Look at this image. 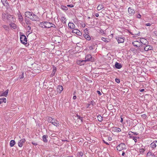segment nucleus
I'll list each match as a JSON object with an SVG mask.
<instances>
[{
	"label": "nucleus",
	"instance_id": "f257e3e1",
	"mask_svg": "<svg viewBox=\"0 0 157 157\" xmlns=\"http://www.w3.org/2000/svg\"><path fill=\"white\" fill-rule=\"evenodd\" d=\"M51 23L48 21H44L41 22L40 25L42 28H51Z\"/></svg>",
	"mask_w": 157,
	"mask_h": 157
},
{
	"label": "nucleus",
	"instance_id": "f03ea898",
	"mask_svg": "<svg viewBox=\"0 0 157 157\" xmlns=\"http://www.w3.org/2000/svg\"><path fill=\"white\" fill-rule=\"evenodd\" d=\"M141 49L142 50V51L141 50V51L142 52H143L144 51H147L149 50H152L153 47L151 46H145L142 44V45L141 46Z\"/></svg>",
	"mask_w": 157,
	"mask_h": 157
},
{
	"label": "nucleus",
	"instance_id": "7ed1b4c3",
	"mask_svg": "<svg viewBox=\"0 0 157 157\" xmlns=\"http://www.w3.org/2000/svg\"><path fill=\"white\" fill-rule=\"evenodd\" d=\"M126 149V146L125 144L123 143H121L118 145L117 147V150L121 151L124 149Z\"/></svg>",
	"mask_w": 157,
	"mask_h": 157
},
{
	"label": "nucleus",
	"instance_id": "20e7f679",
	"mask_svg": "<svg viewBox=\"0 0 157 157\" xmlns=\"http://www.w3.org/2000/svg\"><path fill=\"white\" fill-rule=\"evenodd\" d=\"M21 43L24 44H27V39L26 36L25 35H22L20 37Z\"/></svg>",
	"mask_w": 157,
	"mask_h": 157
},
{
	"label": "nucleus",
	"instance_id": "39448f33",
	"mask_svg": "<svg viewBox=\"0 0 157 157\" xmlns=\"http://www.w3.org/2000/svg\"><path fill=\"white\" fill-rule=\"evenodd\" d=\"M124 38L122 36H119L116 37L118 43H123L124 42Z\"/></svg>",
	"mask_w": 157,
	"mask_h": 157
},
{
	"label": "nucleus",
	"instance_id": "423d86ee",
	"mask_svg": "<svg viewBox=\"0 0 157 157\" xmlns=\"http://www.w3.org/2000/svg\"><path fill=\"white\" fill-rule=\"evenodd\" d=\"M32 21H37L39 20V18L36 14L33 13L32 16H31L30 18Z\"/></svg>",
	"mask_w": 157,
	"mask_h": 157
},
{
	"label": "nucleus",
	"instance_id": "0eeeda50",
	"mask_svg": "<svg viewBox=\"0 0 157 157\" xmlns=\"http://www.w3.org/2000/svg\"><path fill=\"white\" fill-rule=\"evenodd\" d=\"M9 92V90H6L5 92H0V96H5L6 97Z\"/></svg>",
	"mask_w": 157,
	"mask_h": 157
},
{
	"label": "nucleus",
	"instance_id": "6e6552de",
	"mask_svg": "<svg viewBox=\"0 0 157 157\" xmlns=\"http://www.w3.org/2000/svg\"><path fill=\"white\" fill-rule=\"evenodd\" d=\"M52 124L56 127H60V124L59 123V122L57 120L54 119Z\"/></svg>",
	"mask_w": 157,
	"mask_h": 157
},
{
	"label": "nucleus",
	"instance_id": "1a4fd4ad",
	"mask_svg": "<svg viewBox=\"0 0 157 157\" xmlns=\"http://www.w3.org/2000/svg\"><path fill=\"white\" fill-rule=\"evenodd\" d=\"M18 21L20 22H21L23 20V18L22 16L21 13L19 11L17 14Z\"/></svg>",
	"mask_w": 157,
	"mask_h": 157
},
{
	"label": "nucleus",
	"instance_id": "9d476101",
	"mask_svg": "<svg viewBox=\"0 0 157 157\" xmlns=\"http://www.w3.org/2000/svg\"><path fill=\"white\" fill-rule=\"evenodd\" d=\"M25 139H23L19 141L18 142V145L20 147H21L22 146L23 144L25 142Z\"/></svg>",
	"mask_w": 157,
	"mask_h": 157
},
{
	"label": "nucleus",
	"instance_id": "9b49d317",
	"mask_svg": "<svg viewBox=\"0 0 157 157\" xmlns=\"http://www.w3.org/2000/svg\"><path fill=\"white\" fill-rule=\"evenodd\" d=\"M72 33H75L79 36H81L82 34L81 32L79 30L77 29H74L72 31Z\"/></svg>",
	"mask_w": 157,
	"mask_h": 157
},
{
	"label": "nucleus",
	"instance_id": "f8f14e48",
	"mask_svg": "<svg viewBox=\"0 0 157 157\" xmlns=\"http://www.w3.org/2000/svg\"><path fill=\"white\" fill-rule=\"evenodd\" d=\"M128 11L130 15H133L135 12L134 10L132 9L131 8L129 7L128 9Z\"/></svg>",
	"mask_w": 157,
	"mask_h": 157
},
{
	"label": "nucleus",
	"instance_id": "ddd939ff",
	"mask_svg": "<svg viewBox=\"0 0 157 157\" xmlns=\"http://www.w3.org/2000/svg\"><path fill=\"white\" fill-rule=\"evenodd\" d=\"M8 16V14H6L5 13H3L2 14V18L3 21H5L6 20V19H8V20H10V19L9 18H8L7 16Z\"/></svg>",
	"mask_w": 157,
	"mask_h": 157
},
{
	"label": "nucleus",
	"instance_id": "4468645a",
	"mask_svg": "<svg viewBox=\"0 0 157 157\" xmlns=\"http://www.w3.org/2000/svg\"><path fill=\"white\" fill-rule=\"evenodd\" d=\"M63 90V87L61 85L58 86L57 88V91L59 93H60Z\"/></svg>",
	"mask_w": 157,
	"mask_h": 157
},
{
	"label": "nucleus",
	"instance_id": "2eb2a0df",
	"mask_svg": "<svg viewBox=\"0 0 157 157\" xmlns=\"http://www.w3.org/2000/svg\"><path fill=\"white\" fill-rule=\"evenodd\" d=\"M33 13L32 12L27 11L25 13V15L26 17L30 18Z\"/></svg>",
	"mask_w": 157,
	"mask_h": 157
},
{
	"label": "nucleus",
	"instance_id": "dca6fc26",
	"mask_svg": "<svg viewBox=\"0 0 157 157\" xmlns=\"http://www.w3.org/2000/svg\"><path fill=\"white\" fill-rule=\"evenodd\" d=\"M140 41L143 44V45H146V43L148 44V41L146 39L142 38L140 39Z\"/></svg>",
	"mask_w": 157,
	"mask_h": 157
},
{
	"label": "nucleus",
	"instance_id": "f3484780",
	"mask_svg": "<svg viewBox=\"0 0 157 157\" xmlns=\"http://www.w3.org/2000/svg\"><path fill=\"white\" fill-rule=\"evenodd\" d=\"M157 143V141L156 140L155 141H153L152 143L150 145V146L151 147L153 148H155L156 147V143Z\"/></svg>",
	"mask_w": 157,
	"mask_h": 157
},
{
	"label": "nucleus",
	"instance_id": "a211bd4d",
	"mask_svg": "<svg viewBox=\"0 0 157 157\" xmlns=\"http://www.w3.org/2000/svg\"><path fill=\"white\" fill-rule=\"evenodd\" d=\"M115 66L116 68L118 69H120L122 67L121 64L117 62H116Z\"/></svg>",
	"mask_w": 157,
	"mask_h": 157
},
{
	"label": "nucleus",
	"instance_id": "6ab92c4d",
	"mask_svg": "<svg viewBox=\"0 0 157 157\" xmlns=\"http://www.w3.org/2000/svg\"><path fill=\"white\" fill-rule=\"evenodd\" d=\"M155 155L151 152L149 151L147 154V157H155Z\"/></svg>",
	"mask_w": 157,
	"mask_h": 157
},
{
	"label": "nucleus",
	"instance_id": "aec40b11",
	"mask_svg": "<svg viewBox=\"0 0 157 157\" xmlns=\"http://www.w3.org/2000/svg\"><path fill=\"white\" fill-rule=\"evenodd\" d=\"M48 136L47 135H44L42 136V140L45 143H47L48 141L47 139Z\"/></svg>",
	"mask_w": 157,
	"mask_h": 157
},
{
	"label": "nucleus",
	"instance_id": "412c9836",
	"mask_svg": "<svg viewBox=\"0 0 157 157\" xmlns=\"http://www.w3.org/2000/svg\"><path fill=\"white\" fill-rule=\"evenodd\" d=\"M86 61H90L91 60L92 56L90 55H87L86 57Z\"/></svg>",
	"mask_w": 157,
	"mask_h": 157
},
{
	"label": "nucleus",
	"instance_id": "4be33fe9",
	"mask_svg": "<svg viewBox=\"0 0 157 157\" xmlns=\"http://www.w3.org/2000/svg\"><path fill=\"white\" fill-rule=\"evenodd\" d=\"M68 26L69 28L71 29H73L75 27V25L73 23L69 22L68 24Z\"/></svg>",
	"mask_w": 157,
	"mask_h": 157
},
{
	"label": "nucleus",
	"instance_id": "5701e85b",
	"mask_svg": "<svg viewBox=\"0 0 157 157\" xmlns=\"http://www.w3.org/2000/svg\"><path fill=\"white\" fill-rule=\"evenodd\" d=\"M84 38L87 40H90L91 39L90 36L87 34L85 33L84 34Z\"/></svg>",
	"mask_w": 157,
	"mask_h": 157
},
{
	"label": "nucleus",
	"instance_id": "b1692460",
	"mask_svg": "<svg viewBox=\"0 0 157 157\" xmlns=\"http://www.w3.org/2000/svg\"><path fill=\"white\" fill-rule=\"evenodd\" d=\"M60 20L63 24H65L67 21L66 18L64 16H62L61 17Z\"/></svg>",
	"mask_w": 157,
	"mask_h": 157
},
{
	"label": "nucleus",
	"instance_id": "393cba45",
	"mask_svg": "<svg viewBox=\"0 0 157 157\" xmlns=\"http://www.w3.org/2000/svg\"><path fill=\"white\" fill-rule=\"evenodd\" d=\"M1 2L3 5L5 6H7L8 3L7 0H1Z\"/></svg>",
	"mask_w": 157,
	"mask_h": 157
},
{
	"label": "nucleus",
	"instance_id": "a878e982",
	"mask_svg": "<svg viewBox=\"0 0 157 157\" xmlns=\"http://www.w3.org/2000/svg\"><path fill=\"white\" fill-rule=\"evenodd\" d=\"M139 42L138 41H135L134 42H132V44L134 46H135L136 47H138L139 44Z\"/></svg>",
	"mask_w": 157,
	"mask_h": 157
},
{
	"label": "nucleus",
	"instance_id": "bb28decb",
	"mask_svg": "<svg viewBox=\"0 0 157 157\" xmlns=\"http://www.w3.org/2000/svg\"><path fill=\"white\" fill-rule=\"evenodd\" d=\"M6 99L5 98H0V104H1L3 102L6 103Z\"/></svg>",
	"mask_w": 157,
	"mask_h": 157
},
{
	"label": "nucleus",
	"instance_id": "cd10ccee",
	"mask_svg": "<svg viewBox=\"0 0 157 157\" xmlns=\"http://www.w3.org/2000/svg\"><path fill=\"white\" fill-rule=\"evenodd\" d=\"M15 144V142L14 140H12L10 141V145L11 147H12L14 146Z\"/></svg>",
	"mask_w": 157,
	"mask_h": 157
},
{
	"label": "nucleus",
	"instance_id": "c85d7f7f",
	"mask_svg": "<svg viewBox=\"0 0 157 157\" xmlns=\"http://www.w3.org/2000/svg\"><path fill=\"white\" fill-rule=\"evenodd\" d=\"M104 8L103 5L102 4L99 5L97 7V9L98 10H100Z\"/></svg>",
	"mask_w": 157,
	"mask_h": 157
},
{
	"label": "nucleus",
	"instance_id": "c756f323",
	"mask_svg": "<svg viewBox=\"0 0 157 157\" xmlns=\"http://www.w3.org/2000/svg\"><path fill=\"white\" fill-rule=\"evenodd\" d=\"M85 62V61L84 60H79L77 62V63L80 65H82L84 64V63Z\"/></svg>",
	"mask_w": 157,
	"mask_h": 157
},
{
	"label": "nucleus",
	"instance_id": "7c9ffc66",
	"mask_svg": "<svg viewBox=\"0 0 157 157\" xmlns=\"http://www.w3.org/2000/svg\"><path fill=\"white\" fill-rule=\"evenodd\" d=\"M10 26L13 28V29H15L16 28V24H15L14 23H11V24H10Z\"/></svg>",
	"mask_w": 157,
	"mask_h": 157
},
{
	"label": "nucleus",
	"instance_id": "2f4dec72",
	"mask_svg": "<svg viewBox=\"0 0 157 157\" xmlns=\"http://www.w3.org/2000/svg\"><path fill=\"white\" fill-rule=\"evenodd\" d=\"M56 71V69L55 67L52 70V73H51V75L52 76H53L54 75Z\"/></svg>",
	"mask_w": 157,
	"mask_h": 157
},
{
	"label": "nucleus",
	"instance_id": "473e14b6",
	"mask_svg": "<svg viewBox=\"0 0 157 157\" xmlns=\"http://www.w3.org/2000/svg\"><path fill=\"white\" fill-rule=\"evenodd\" d=\"M83 153L82 151L78 152L77 155L78 157H82L83 155Z\"/></svg>",
	"mask_w": 157,
	"mask_h": 157
},
{
	"label": "nucleus",
	"instance_id": "72a5a7b5",
	"mask_svg": "<svg viewBox=\"0 0 157 157\" xmlns=\"http://www.w3.org/2000/svg\"><path fill=\"white\" fill-rule=\"evenodd\" d=\"M97 117L99 121L101 122L102 121L103 117L101 115H98Z\"/></svg>",
	"mask_w": 157,
	"mask_h": 157
},
{
	"label": "nucleus",
	"instance_id": "f704fd0d",
	"mask_svg": "<svg viewBox=\"0 0 157 157\" xmlns=\"http://www.w3.org/2000/svg\"><path fill=\"white\" fill-rule=\"evenodd\" d=\"M54 119V118H52L51 117H49L48 118V122L51 123H52V121H53Z\"/></svg>",
	"mask_w": 157,
	"mask_h": 157
},
{
	"label": "nucleus",
	"instance_id": "c9c22d12",
	"mask_svg": "<svg viewBox=\"0 0 157 157\" xmlns=\"http://www.w3.org/2000/svg\"><path fill=\"white\" fill-rule=\"evenodd\" d=\"M139 151V152L140 154H144V153L145 151V150L144 149V148H140Z\"/></svg>",
	"mask_w": 157,
	"mask_h": 157
},
{
	"label": "nucleus",
	"instance_id": "e433bc0d",
	"mask_svg": "<svg viewBox=\"0 0 157 157\" xmlns=\"http://www.w3.org/2000/svg\"><path fill=\"white\" fill-rule=\"evenodd\" d=\"M114 130L115 132H120L121 131V128H119L115 127L114 129Z\"/></svg>",
	"mask_w": 157,
	"mask_h": 157
},
{
	"label": "nucleus",
	"instance_id": "4c0bfd02",
	"mask_svg": "<svg viewBox=\"0 0 157 157\" xmlns=\"http://www.w3.org/2000/svg\"><path fill=\"white\" fill-rule=\"evenodd\" d=\"M139 137L136 136H133L131 139H132L135 143L137 142V139H139Z\"/></svg>",
	"mask_w": 157,
	"mask_h": 157
},
{
	"label": "nucleus",
	"instance_id": "58836bf2",
	"mask_svg": "<svg viewBox=\"0 0 157 157\" xmlns=\"http://www.w3.org/2000/svg\"><path fill=\"white\" fill-rule=\"evenodd\" d=\"M61 8L62 10L65 11H66L68 10V8L66 6H61Z\"/></svg>",
	"mask_w": 157,
	"mask_h": 157
},
{
	"label": "nucleus",
	"instance_id": "ea45409f",
	"mask_svg": "<svg viewBox=\"0 0 157 157\" xmlns=\"http://www.w3.org/2000/svg\"><path fill=\"white\" fill-rule=\"evenodd\" d=\"M132 133L133 132L131 131H129L128 133V135L129 136L130 138L131 139L132 137H133V136H132Z\"/></svg>",
	"mask_w": 157,
	"mask_h": 157
},
{
	"label": "nucleus",
	"instance_id": "a19ab883",
	"mask_svg": "<svg viewBox=\"0 0 157 157\" xmlns=\"http://www.w3.org/2000/svg\"><path fill=\"white\" fill-rule=\"evenodd\" d=\"M3 27L6 30H8L9 29V27L6 25H3Z\"/></svg>",
	"mask_w": 157,
	"mask_h": 157
},
{
	"label": "nucleus",
	"instance_id": "79ce46f5",
	"mask_svg": "<svg viewBox=\"0 0 157 157\" xmlns=\"http://www.w3.org/2000/svg\"><path fill=\"white\" fill-rule=\"evenodd\" d=\"M53 89L52 88H49V89L47 90V92L48 93V92L49 91V92H52L53 91Z\"/></svg>",
	"mask_w": 157,
	"mask_h": 157
},
{
	"label": "nucleus",
	"instance_id": "37998d69",
	"mask_svg": "<svg viewBox=\"0 0 157 157\" xmlns=\"http://www.w3.org/2000/svg\"><path fill=\"white\" fill-rule=\"evenodd\" d=\"M101 40H103V41L105 42H108V41L107 40V39L106 38H105L104 37H102L101 38Z\"/></svg>",
	"mask_w": 157,
	"mask_h": 157
},
{
	"label": "nucleus",
	"instance_id": "c03bdc74",
	"mask_svg": "<svg viewBox=\"0 0 157 157\" xmlns=\"http://www.w3.org/2000/svg\"><path fill=\"white\" fill-rule=\"evenodd\" d=\"M115 81L117 83H119L120 82V80L119 79L117 78L115 79Z\"/></svg>",
	"mask_w": 157,
	"mask_h": 157
},
{
	"label": "nucleus",
	"instance_id": "a18cd8bd",
	"mask_svg": "<svg viewBox=\"0 0 157 157\" xmlns=\"http://www.w3.org/2000/svg\"><path fill=\"white\" fill-rule=\"evenodd\" d=\"M27 29L28 30V32H30V30H31V27L30 26H28L27 27Z\"/></svg>",
	"mask_w": 157,
	"mask_h": 157
},
{
	"label": "nucleus",
	"instance_id": "49530a36",
	"mask_svg": "<svg viewBox=\"0 0 157 157\" xmlns=\"http://www.w3.org/2000/svg\"><path fill=\"white\" fill-rule=\"evenodd\" d=\"M24 73L22 72V75L21 76H19V78L20 79L23 78H24Z\"/></svg>",
	"mask_w": 157,
	"mask_h": 157
},
{
	"label": "nucleus",
	"instance_id": "de8ad7c7",
	"mask_svg": "<svg viewBox=\"0 0 157 157\" xmlns=\"http://www.w3.org/2000/svg\"><path fill=\"white\" fill-rule=\"evenodd\" d=\"M54 27V28H56V26L55 25H54L51 23V28Z\"/></svg>",
	"mask_w": 157,
	"mask_h": 157
},
{
	"label": "nucleus",
	"instance_id": "09e8293b",
	"mask_svg": "<svg viewBox=\"0 0 157 157\" xmlns=\"http://www.w3.org/2000/svg\"><path fill=\"white\" fill-rule=\"evenodd\" d=\"M97 93L100 95H101V92L99 90H97Z\"/></svg>",
	"mask_w": 157,
	"mask_h": 157
},
{
	"label": "nucleus",
	"instance_id": "8fccbe9b",
	"mask_svg": "<svg viewBox=\"0 0 157 157\" xmlns=\"http://www.w3.org/2000/svg\"><path fill=\"white\" fill-rule=\"evenodd\" d=\"M67 6L69 7H74V6L72 4H70L69 5H68Z\"/></svg>",
	"mask_w": 157,
	"mask_h": 157
},
{
	"label": "nucleus",
	"instance_id": "3c124183",
	"mask_svg": "<svg viewBox=\"0 0 157 157\" xmlns=\"http://www.w3.org/2000/svg\"><path fill=\"white\" fill-rule=\"evenodd\" d=\"M79 120L81 121V123H82V122H83V118L82 117H81V118H80Z\"/></svg>",
	"mask_w": 157,
	"mask_h": 157
},
{
	"label": "nucleus",
	"instance_id": "603ef678",
	"mask_svg": "<svg viewBox=\"0 0 157 157\" xmlns=\"http://www.w3.org/2000/svg\"><path fill=\"white\" fill-rule=\"evenodd\" d=\"M103 142L104 143H105V144H106V145H109V144L108 143L105 142L104 140H103Z\"/></svg>",
	"mask_w": 157,
	"mask_h": 157
},
{
	"label": "nucleus",
	"instance_id": "864d4df0",
	"mask_svg": "<svg viewBox=\"0 0 157 157\" xmlns=\"http://www.w3.org/2000/svg\"><path fill=\"white\" fill-rule=\"evenodd\" d=\"M137 17L138 18H140L141 17V15L140 14H138Z\"/></svg>",
	"mask_w": 157,
	"mask_h": 157
},
{
	"label": "nucleus",
	"instance_id": "5fc2aeb1",
	"mask_svg": "<svg viewBox=\"0 0 157 157\" xmlns=\"http://www.w3.org/2000/svg\"><path fill=\"white\" fill-rule=\"evenodd\" d=\"M7 17H8V18H9V19H10V18H11V17H11V15H9V14H8V16H7Z\"/></svg>",
	"mask_w": 157,
	"mask_h": 157
},
{
	"label": "nucleus",
	"instance_id": "6e6d98bb",
	"mask_svg": "<svg viewBox=\"0 0 157 157\" xmlns=\"http://www.w3.org/2000/svg\"><path fill=\"white\" fill-rule=\"evenodd\" d=\"M132 134L135 135H138V133L136 132H133Z\"/></svg>",
	"mask_w": 157,
	"mask_h": 157
},
{
	"label": "nucleus",
	"instance_id": "4d7b16f0",
	"mask_svg": "<svg viewBox=\"0 0 157 157\" xmlns=\"http://www.w3.org/2000/svg\"><path fill=\"white\" fill-rule=\"evenodd\" d=\"M32 144H33L34 145H37V144L35 142H32Z\"/></svg>",
	"mask_w": 157,
	"mask_h": 157
},
{
	"label": "nucleus",
	"instance_id": "13d9d810",
	"mask_svg": "<svg viewBox=\"0 0 157 157\" xmlns=\"http://www.w3.org/2000/svg\"><path fill=\"white\" fill-rule=\"evenodd\" d=\"M81 117L79 115H77V119H78L79 120L80 118H81Z\"/></svg>",
	"mask_w": 157,
	"mask_h": 157
},
{
	"label": "nucleus",
	"instance_id": "bf43d9fd",
	"mask_svg": "<svg viewBox=\"0 0 157 157\" xmlns=\"http://www.w3.org/2000/svg\"><path fill=\"white\" fill-rule=\"evenodd\" d=\"M81 117L79 115H77V119H78L79 120L80 118H81Z\"/></svg>",
	"mask_w": 157,
	"mask_h": 157
},
{
	"label": "nucleus",
	"instance_id": "052dcab7",
	"mask_svg": "<svg viewBox=\"0 0 157 157\" xmlns=\"http://www.w3.org/2000/svg\"><path fill=\"white\" fill-rule=\"evenodd\" d=\"M76 98H77V97H76V96H74L73 97V99L74 100H75V99Z\"/></svg>",
	"mask_w": 157,
	"mask_h": 157
},
{
	"label": "nucleus",
	"instance_id": "680f3d73",
	"mask_svg": "<svg viewBox=\"0 0 157 157\" xmlns=\"http://www.w3.org/2000/svg\"><path fill=\"white\" fill-rule=\"evenodd\" d=\"M95 15L96 17H98L99 16V14L97 13H96L95 14Z\"/></svg>",
	"mask_w": 157,
	"mask_h": 157
},
{
	"label": "nucleus",
	"instance_id": "e2e57ef3",
	"mask_svg": "<svg viewBox=\"0 0 157 157\" xmlns=\"http://www.w3.org/2000/svg\"><path fill=\"white\" fill-rule=\"evenodd\" d=\"M146 25L147 26H150L151 25V24L150 23H147L146 24Z\"/></svg>",
	"mask_w": 157,
	"mask_h": 157
},
{
	"label": "nucleus",
	"instance_id": "0e129e2a",
	"mask_svg": "<svg viewBox=\"0 0 157 157\" xmlns=\"http://www.w3.org/2000/svg\"><path fill=\"white\" fill-rule=\"evenodd\" d=\"M144 89H142L140 90V92H143L144 91Z\"/></svg>",
	"mask_w": 157,
	"mask_h": 157
},
{
	"label": "nucleus",
	"instance_id": "69168bd1",
	"mask_svg": "<svg viewBox=\"0 0 157 157\" xmlns=\"http://www.w3.org/2000/svg\"><path fill=\"white\" fill-rule=\"evenodd\" d=\"M123 119L122 118H121L120 122L121 123H122L123 121Z\"/></svg>",
	"mask_w": 157,
	"mask_h": 157
},
{
	"label": "nucleus",
	"instance_id": "338daca9",
	"mask_svg": "<svg viewBox=\"0 0 157 157\" xmlns=\"http://www.w3.org/2000/svg\"><path fill=\"white\" fill-rule=\"evenodd\" d=\"M125 155V152L124 151H123V152L122 154V156H124Z\"/></svg>",
	"mask_w": 157,
	"mask_h": 157
},
{
	"label": "nucleus",
	"instance_id": "774afa93",
	"mask_svg": "<svg viewBox=\"0 0 157 157\" xmlns=\"http://www.w3.org/2000/svg\"><path fill=\"white\" fill-rule=\"evenodd\" d=\"M89 48L90 49V50H92L93 49V47L92 46H90L89 47Z\"/></svg>",
	"mask_w": 157,
	"mask_h": 157
}]
</instances>
